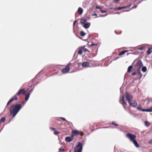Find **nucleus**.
I'll use <instances>...</instances> for the list:
<instances>
[{
  "label": "nucleus",
  "mask_w": 152,
  "mask_h": 152,
  "mask_svg": "<svg viewBox=\"0 0 152 152\" xmlns=\"http://www.w3.org/2000/svg\"><path fill=\"white\" fill-rule=\"evenodd\" d=\"M136 0H135V1H136Z\"/></svg>",
  "instance_id": "obj_53"
},
{
  "label": "nucleus",
  "mask_w": 152,
  "mask_h": 152,
  "mask_svg": "<svg viewBox=\"0 0 152 152\" xmlns=\"http://www.w3.org/2000/svg\"><path fill=\"white\" fill-rule=\"evenodd\" d=\"M50 129H52V130H55V128H52V127H50Z\"/></svg>",
  "instance_id": "obj_40"
},
{
  "label": "nucleus",
  "mask_w": 152,
  "mask_h": 152,
  "mask_svg": "<svg viewBox=\"0 0 152 152\" xmlns=\"http://www.w3.org/2000/svg\"><path fill=\"white\" fill-rule=\"evenodd\" d=\"M96 8L99 9H101V7H98V6L96 7Z\"/></svg>",
  "instance_id": "obj_42"
},
{
  "label": "nucleus",
  "mask_w": 152,
  "mask_h": 152,
  "mask_svg": "<svg viewBox=\"0 0 152 152\" xmlns=\"http://www.w3.org/2000/svg\"><path fill=\"white\" fill-rule=\"evenodd\" d=\"M92 15V16H97V15L96 13H95V14H93Z\"/></svg>",
  "instance_id": "obj_41"
},
{
  "label": "nucleus",
  "mask_w": 152,
  "mask_h": 152,
  "mask_svg": "<svg viewBox=\"0 0 152 152\" xmlns=\"http://www.w3.org/2000/svg\"><path fill=\"white\" fill-rule=\"evenodd\" d=\"M21 104H16L12 105L10 108V115L12 117H14L22 107Z\"/></svg>",
  "instance_id": "obj_1"
},
{
  "label": "nucleus",
  "mask_w": 152,
  "mask_h": 152,
  "mask_svg": "<svg viewBox=\"0 0 152 152\" xmlns=\"http://www.w3.org/2000/svg\"><path fill=\"white\" fill-rule=\"evenodd\" d=\"M129 103L130 106L134 107H137V102L135 101H133L132 102L131 101L130 102V103L129 102Z\"/></svg>",
  "instance_id": "obj_9"
},
{
  "label": "nucleus",
  "mask_w": 152,
  "mask_h": 152,
  "mask_svg": "<svg viewBox=\"0 0 152 152\" xmlns=\"http://www.w3.org/2000/svg\"><path fill=\"white\" fill-rule=\"evenodd\" d=\"M32 90H33V89H31V91H32Z\"/></svg>",
  "instance_id": "obj_52"
},
{
  "label": "nucleus",
  "mask_w": 152,
  "mask_h": 152,
  "mask_svg": "<svg viewBox=\"0 0 152 152\" xmlns=\"http://www.w3.org/2000/svg\"><path fill=\"white\" fill-rule=\"evenodd\" d=\"M126 100L128 101V103L132 101L133 96L129 93L126 92L124 95Z\"/></svg>",
  "instance_id": "obj_6"
},
{
  "label": "nucleus",
  "mask_w": 152,
  "mask_h": 152,
  "mask_svg": "<svg viewBox=\"0 0 152 152\" xmlns=\"http://www.w3.org/2000/svg\"><path fill=\"white\" fill-rule=\"evenodd\" d=\"M100 11L102 13H105L106 12V11L103 10H101Z\"/></svg>",
  "instance_id": "obj_35"
},
{
  "label": "nucleus",
  "mask_w": 152,
  "mask_h": 152,
  "mask_svg": "<svg viewBox=\"0 0 152 152\" xmlns=\"http://www.w3.org/2000/svg\"><path fill=\"white\" fill-rule=\"evenodd\" d=\"M72 64L70 63H69L66 66V67L63 69L61 70V72L63 73H66L68 72L70 70V68L69 66H71Z\"/></svg>",
  "instance_id": "obj_7"
},
{
  "label": "nucleus",
  "mask_w": 152,
  "mask_h": 152,
  "mask_svg": "<svg viewBox=\"0 0 152 152\" xmlns=\"http://www.w3.org/2000/svg\"><path fill=\"white\" fill-rule=\"evenodd\" d=\"M126 137L129 139L131 142L136 139V135L130 133L127 134L126 135Z\"/></svg>",
  "instance_id": "obj_5"
},
{
  "label": "nucleus",
  "mask_w": 152,
  "mask_h": 152,
  "mask_svg": "<svg viewBox=\"0 0 152 152\" xmlns=\"http://www.w3.org/2000/svg\"><path fill=\"white\" fill-rule=\"evenodd\" d=\"M96 44H91V46H94V45H96Z\"/></svg>",
  "instance_id": "obj_44"
},
{
  "label": "nucleus",
  "mask_w": 152,
  "mask_h": 152,
  "mask_svg": "<svg viewBox=\"0 0 152 152\" xmlns=\"http://www.w3.org/2000/svg\"><path fill=\"white\" fill-rule=\"evenodd\" d=\"M127 51V50H124V54Z\"/></svg>",
  "instance_id": "obj_46"
},
{
  "label": "nucleus",
  "mask_w": 152,
  "mask_h": 152,
  "mask_svg": "<svg viewBox=\"0 0 152 152\" xmlns=\"http://www.w3.org/2000/svg\"><path fill=\"white\" fill-rule=\"evenodd\" d=\"M72 135L73 136L75 135H80L82 136L83 135V132L78 131L77 130H74L72 131Z\"/></svg>",
  "instance_id": "obj_8"
},
{
  "label": "nucleus",
  "mask_w": 152,
  "mask_h": 152,
  "mask_svg": "<svg viewBox=\"0 0 152 152\" xmlns=\"http://www.w3.org/2000/svg\"><path fill=\"white\" fill-rule=\"evenodd\" d=\"M82 149V146L80 142H78L74 148L75 152H81Z\"/></svg>",
  "instance_id": "obj_4"
},
{
  "label": "nucleus",
  "mask_w": 152,
  "mask_h": 152,
  "mask_svg": "<svg viewBox=\"0 0 152 152\" xmlns=\"http://www.w3.org/2000/svg\"><path fill=\"white\" fill-rule=\"evenodd\" d=\"M30 94L29 92H28L27 94L25 95V100L26 101H27L28 100Z\"/></svg>",
  "instance_id": "obj_19"
},
{
  "label": "nucleus",
  "mask_w": 152,
  "mask_h": 152,
  "mask_svg": "<svg viewBox=\"0 0 152 152\" xmlns=\"http://www.w3.org/2000/svg\"><path fill=\"white\" fill-rule=\"evenodd\" d=\"M120 102L123 105L124 104V95L122 94L121 95V100L120 101Z\"/></svg>",
  "instance_id": "obj_22"
},
{
  "label": "nucleus",
  "mask_w": 152,
  "mask_h": 152,
  "mask_svg": "<svg viewBox=\"0 0 152 152\" xmlns=\"http://www.w3.org/2000/svg\"><path fill=\"white\" fill-rule=\"evenodd\" d=\"M152 52V48H149L148 50L147 51V55L150 54Z\"/></svg>",
  "instance_id": "obj_21"
},
{
  "label": "nucleus",
  "mask_w": 152,
  "mask_h": 152,
  "mask_svg": "<svg viewBox=\"0 0 152 152\" xmlns=\"http://www.w3.org/2000/svg\"><path fill=\"white\" fill-rule=\"evenodd\" d=\"M76 22H77V21L76 20H75V21L74 22H73V26H74L75 25V23H76Z\"/></svg>",
  "instance_id": "obj_39"
},
{
  "label": "nucleus",
  "mask_w": 152,
  "mask_h": 152,
  "mask_svg": "<svg viewBox=\"0 0 152 152\" xmlns=\"http://www.w3.org/2000/svg\"><path fill=\"white\" fill-rule=\"evenodd\" d=\"M118 57H116L115 58V59H117L118 58Z\"/></svg>",
  "instance_id": "obj_50"
},
{
  "label": "nucleus",
  "mask_w": 152,
  "mask_h": 152,
  "mask_svg": "<svg viewBox=\"0 0 152 152\" xmlns=\"http://www.w3.org/2000/svg\"><path fill=\"white\" fill-rule=\"evenodd\" d=\"M5 121V117H2L1 118L0 120V123H3Z\"/></svg>",
  "instance_id": "obj_24"
},
{
  "label": "nucleus",
  "mask_w": 152,
  "mask_h": 152,
  "mask_svg": "<svg viewBox=\"0 0 152 152\" xmlns=\"http://www.w3.org/2000/svg\"><path fill=\"white\" fill-rule=\"evenodd\" d=\"M80 34L81 36L83 37L85 35L86 33L83 31H82L80 32Z\"/></svg>",
  "instance_id": "obj_28"
},
{
  "label": "nucleus",
  "mask_w": 152,
  "mask_h": 152,
  "mask_svg": "<svg viewBox=\"0 0 152 152\" xmlns=\"http://www.w3.org/2000/svg\"><path fill=\"white\" fill-rule=\"evenodd\" d=\"M123 88L122 87H121L120 88L121 91L122 89H123Z\"/></svg>",
  "instance_id": "obj_45"
},
{
  "label": "nucleus",
  "mask_w": 152,
  "mask_h": 152,
  "mask_svg": "<svg viewBox=\"0 0 152 152\" xmlns=\"http://www.w3.org/2000/svg\"><path fill=\"white\" fill-rule=\"evenodd\" d=\"M145 125L147 127H148L150 125L148 121H145Z\"/></svg>",
  "instance_id": "obj_26"
},
{
  "label": "nucleus",
  "mask_w": 152,
  "mask_h": 152,
  "mask_svg": "<svg viewBox=\"0 0 152 152\" xmlns=\"http://www.w3.org/2000/svg\"><path fill=\"white\" fill-rule=\"evenodd\" d=\"M83 47V51L85 53L87 51H88V52H90L87 49L85 48V47Z\"/></svg>",
  "instance_id": "obj_30"
},
{
  "label": "nucleus",
  "mask_w": 152,
  "mask_h": 152,
  "mask_svg": "<svg viewBox=\"0 0 152 152\" xmlns=\"http://www.w3.org/2000/svg\"><path fill=\"white\" fill-rule=\"evenodd\" d=\"M82 66L83 67H88L89 66V63L87 62H83L82 64Z\"/></svg>",
  "instance_id": "obj_11"
},
{
  "label": "nucleus",
  "mask_w": 152,
  "mask_h": 152,
  "mask_svg": "<svg viewBox=\"0 0 152 152\" xmlns=\"http://www.w3.org/2000/svg\"><path fill=\"white\" fill-rule=\"evenodd\" d=\"M90 26V23H85L83 27L85 28H88Z\"/></svg>",
  "instance_id": "obj_17"
},
{
  "label": "nucleus",
  "mask_w": 152,
  "mask_h": 152,
  "mask_svg": "<svg viewBox=\"0 0 152 152\" xmlns=\"http://www.w3.org/2000/svg\"><path fill=\"white\" fill-rule=\"evenodd\" d=\"M136 74H137V73L136 72H133L132 73V75H136Z\"/></svg>",
  "instance_id": "obj_38"
},
{
  "label": "nucleus",
  "mask_w": 152,
  "mask_h": 152,
  "mask_svg": "<svg viewBox=\"0 0 152 152\" xmlns=\"http://www.w3.org/2000/svg\"><path fill=\"white\" fill-rule=\"evenodd\" d=\"M124 9V7H119L115 8V9L117 10H120L121 9Z\"/></svg>",
  "instance_id": "obj_27"
},
{
  "label": "nucleus",
  "mask_w": 152,
  "mask_h": 152,
  "mask_svg": "<svg viewBox=\"0 0 152 152\" xmlns=\"http://www.w3.org/2000/svg\"><path fill=\"white\" fill-rule=\"evenodd\" d=\"M131 5V4H130L129 5H128L127 6H124V12H126V11H129V10H125V9L129 7ZM136 7H137V5H135L134 7H133L132 8L130 9L129 10H130L132 9H133V8H136Z\"/></svg>",
  "instance_id": "obj_12"
},
{
  "label": "nucleus",
  "mask_w": 152,
  "mask_h": 152,
  "mask_svg": "<svg viewBox=\"0 0 152 152\" xmlns=\"http://www.w3.org/2000/svg\"><path fill=\"white\" fill-rule=\"evenodd\" d=\"M137 109L138 110H141V111H143L142 110H145V109H142V108L141 106L140 105H138L137 107Z\"/></svg>",
  "instance_id": "obj_20"
},
{
  "label": "nucleus",
  "mask_w": 152,
  "mask_h": 152,
  "mask_svg": "<svg viewBox=\"0 0 152 152\" xmlns=\"http://www.w3.org/2000/svg\"><path fill=\"white\" fill-rule=\"evenodd\" d=\"M59 133L58 131H55L54 132V134H55L56 135H57Z\"/></svg>",
  "instance_id": "obj_31"
},
{
  "label": "nucleus",
  "mask_w": 152,
  "mask_h": 152,
  "mask_svg": "<svg viewBox=\"0 0 152 152\" xmlns=\"http://www.w3.org/2000/svg\"><path fill=\"white\" fill-rule=\"evenodd\" d=\"M142 70L143 72H146L147 70V68L145 66H143L142 69Z\"/></svg>",
  "instance_id": "obj_25"
},
{
  "label": "nucleus",
  "mask_w": 152,
  "mask_h": 152,
  "mask_svg": "<svg viewBox=\"0 0 152 152\" xmlns=\"http://www.w3.org/2000/svg\"><path fill=\"white\" fill-rule=\"evenodd\" d=\"M124 105L126 104V102H124Z\"/></svg>",
  "instance_id": "obj_48"
},
{
  "label": "nucleus",
  "mask_w": 152,
  "mask_h": 152,
  "mask_svg": "<svg viewBox=\"0 0 152 152\" xmlns=\"http://www.w3.org/2000/svg\"><path fill=\"white\" fill-rule=\"evenodd\" d=\"M61 119L63 121H66L67 122H68L66 120V119L64 118H63V117H61Z\"/></svg>",
  "instance_id": "obj_34"
},
{
  "label": "nucleus",
  "mask_w": 152,
  "mask_h": 152,
  "mask_svg": "<svg viewBox=\"0 0 152 152\" xmlns=\"http://www.w3.org/2000/svg\"><path fill=\"white\" fill-rule=\"evenodd\" d=\"M148 143L149 144H152V139H151L148 142Z\"/></svg>",
  "instance_id": "obj_37"
},
{
  "label": "nucleus",
  "mask_w": 152,
  "mask_h": 152,
  "mask_svg": "<svg viewBox=\"0 0 152 152\" xmlns=\"http://www.w3.org/2000/svg\"><path fill=\"white\" fill-rule=\"evenodd\" d=\"M87 21V20L85 18H82L80 20V23L82 24H85Z\"/></svg>",
  "instance_id": "obj_15"
},
{
  "label": "nucleus",
  "mask_w": 152,
  "mask_h": 152,
  "mask_svg": "<svg viewBox=\"0 0 152 152\" xmlns=\"http://www.w3.org/2000/svg\"><path fill=\"white\" fill-rule=\"evenodd\" d=\"M142 65V64L141 61L140 60H139L136 63V65H135L134 66L135 67L134 69V70L135 71H137L138 72V74L140 75V79L142 76V75L141 74L140 70V69Z\"/></svg>",
  "instance_id": "obj_3"
},
{
  "label": "nucleus",
  "mask_w": 152,
  "mask_h": 152,
  "mask_svg": "<svg viewBox=\"0 0 152 152\" xmlns=\"http://www.w3.org/2000/svg\"><path fill=\"white\" fill-rule=\"evenodd\" d=\"M77 12L80 15H81L83 12V10L81 7H79L78 9Z\"/></svg>",
  "instance_id": "obj_18"
},
{
  "label": "nucleus",
  "mask_w": 152,
  "mask_h": 152,
  "mask_svg": "<svg viewBox=\"0 0 152 152\" xmlns=\"http://www.w3.org/2000/svg\"><path fill=\"white\" fill-rule=\"evenodd\" d=\"M132 142L133 143L135 146L136 147L138 148L139 147V145L136 140V139L132 141Z\"/></svg>",
  "instance_id": "obj_14"
},
{
  "label": "nucleus",
  "mask_w": 152,
  "mask_h": 152,
  "mask_svg": "<svg viewBox=\"0 0 152 152\" xmlns=\"http://www.w3.org/2000/svg\"><path fill=\"white\" fill-rule=\"evenodd\" d=\"M132 68V66H129L128 68L127 72H130Z\"/></svg>",
  "instance_id": "obj_23"
},
{
  "label": "nucleus",
  "mask_w": 152,
  "mask_h": 152,
  "mask_svg": "<svg viewBox=\"0 0 152 152\" xmlns=\"http://www.w3.org/2000/svg\"><path fill=\"white\" fill-rule=\"evenodd\" d=\"M83 47H81L78 48L79 50L78 51V54L80 55H82V52L83 49Z\"/></svg>",
  "instance_id": "obj_13"
},
{
  "label": "nucleus",
  "mask_w": 152,
  "mask_h": 152,
  "mask_svg": "<svg viewBox=\"0 0 152 152\" xmlns=\"http://www.w3.org/2000/svg\"><path fill=\"white\" fill-rule=\"evenodd\" d=\"M152 101V99H150L149 100V101Z\"/></svg>",
  "instance_id": "obj_49"
},
{
  "label": "nucleus",
  "mask_w": 152,
  "mask_h": 152,
  "mask_svg": "<svg viewBox=\"0 0 152 152\" xmlns=\"http://www.w3.org/2000/svg\"><path fill=\"white\" fill-rule=\"evenodd\" d=\"M73 136L72 134L71 137H66L65 138L66 141L68 142L72 141L73 140Z\"/></svg>",
  "instance_id": "obj_10"
},
{
  "label": "nucleus",
  "mask_w": 152,
  "mask_h": 152,
  "mask_svg": "<svg viewBox=\"0 0 152 152\" xmlns=\"http://www.w3.org/2000/svg\"><path fill=\"white\" fill-rule=\"evenodd\" d=\"M109 127H103V128H108Z\"/></svg>",
  "instance_id": "obj_47"
},
{
  "label": "nucleus",
  "mask_w": 152,
  "mask_h": 152,
  "mask_svg": "<svg viewBox=\"0 0 152 152\" xmlns=\"http://www.w3.org/2000/svg\"><path fill=\"white\" fill-rule=\"evenodd\" d=\"M59 150L60 151H64V149L60 148L59 149Z\"/></svg>",
  "instance_id": "obj_33"
},
{
  "label": "nucleus",
  "mask_w": 152,
  "mask_h": 152,
  "mask_svg": "<svg viewBox=\"0 0 152 152\" xmlns=\"http://www.w3.org/2000/svg\"><path fill=\"white\" fill-rule=\"evenodd\" d=\"M120 0H115L114 2L115 3H117Z\"/></svg>",
  "instance_id": "obj_36"
},
{
  "label": "nucleus",
  "mask_w": 152,
  "mask_h": 152,
  "mask_svg": "<svg viewBox=\"0 0 152 152\" xmlns=\"http://www.w3.org/2000/svg\"><path fill=\"white\" fill-rule=\"evenodd\" d=\"M142 110L143 112H152V106L148 109H145Z\"/></svg>",
  "instance_id": "obj_16"
},
{
  "label": "nucleus",
  "mask_w": 152,
  "mask_h": 152,
  "mask_svg": "<svg viewBox=\"0 0 152 152\" xmlns=\"http://www.w3.org/2000/svg\"><path fill=\"white\" fill-rule=\"evenodd\" d=\"M69 152H71V151L70 150Z\"/></svg>",
  "instance_id": "obj_51"
},
{
  "label": "nucleus",
  "mask_w": 152,
  "mask_h": 152,
  "mask_svg": "<svg viewBox=\"0 0 152 152\" xmlns=\"http://www.w3.org/2000/svg\"><path fill=\"white\" fill-rule=\"evenodd\" d=\"M112 124L113 125H115V126H118V125L117 124L116 122H115V121H112Z\"/></svg>",
  "instance_id": "obj_29"
},
{
  "label": "nucleus",
  "mask_w": 152,
  "mask_h": 152,
  "mask_svg": "<svg viewBox=\"0 0 152 152\" xmlns=\"http://www.w3.org/2000/svg\"><path fill=\"white\" fill-rule=\"evenodd\" d=\"M26 91L24 89H22L19 90L15 95V96L11 98L8 102L7 104V106L14 100H17L18 99L17 97L21 95H24Z\"/></svg>",
  "instance_id": "obj_2"
},
{
  "label": "nucleus",
  "mask_w": 152,
  "mask_h": 152,
  "mask_svg": "<svg viewBox=\"0 0 152 152\" xmlns=\"http://www.w3.org/2000/svg\"><path fill=\"white\" fill-rule=\"evenodd\" d=\"M124 54V51H121L119 54V56H121Z\"/></svg>",
  "instance_id": "obj_32"
},
{
  "label": "nucleus",
  "mask_w": 152,
  "mask_h": 152,
  "mask_svg": "<svg viewBox=\"0 0 152 152\" xmlns=\"http://www.w3.org/2000/svg\"><path fill=\"white\" fill-rule=\"evenodd\" d=\"M143 49V47H141V48H139V49L140 50H142Z\"/></svg>",
  "instance_id": "obj_43"
}]
</instances>
